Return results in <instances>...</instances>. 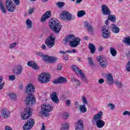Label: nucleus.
<instances>
[{"instance_id": "f257e3e1", "label": "nucleus", "mask_w": 130, "mask_h": 130, "mask_svg": "<svg viewBox=\"0 0 130 130\" xmlns=\"http://www.w3.org/2000/svg\"><path fill=\"white\" fill-rule=\"evenodd\" d=\"M81 39L79 38H75V35L70 34L63 39V44H67L68 42L70 43V45L71 47H77L80 45Z\"/></svg>"}, {"instance_id": "f03ea898", "label": "nucleus", "mask_w": 130, "mask_h": 130, "mask_svg": "<svg viewBox=\"0 0 130 130\" xmlns=\"http://www.w3.org/2000/svg\"><path fill=\"white\" fill-rule=\"evenodd\" d=\"M103 112L102 111L99 112L98 114L95 115L92 119V122L96 125L98 128H102L105 125V122L102 120Z\"/></svg>"}, {"instance_id": "7ed1b4c3", "label": "nucleus", "mask_w": 130, "mask_h": 130, "mask_svg": "<svg viewBox=\"0 0 130 130\" xmlns=\"http://www.w3.org/2000/svg\"><path fill=\"white\" fill-rule=\"evenodd\" d=\"M49 25L55 33H59V31L61 29V24L58 20L53 18L50 20Z\"/></svg>"}, {"instance_id": "20e7f679", "label": "nucleus", "mask_w": 130, "mask_h": 130, "mask_svg": "<svg viewBox=\"0 0 130 130\" xmlns=\"http://www.w3.org/2000/svg\"><path fill=\"white\" fill-rule=\"evenodd\" d=\"M60 17L62 20L64 21H72V20L76 19V17L68 11H62L60 15Z\"/></svg>"}, {"instance_id": "39448f33", "label": "nucleus", "mask_w": 130, "mask_h": 130, "mask_svg": "<svg viewBox=\"0 0 130 130\" xmlns=\"http://www.w3.org/2000/svg\"><path fill=\"white\" fill-rule=\"evenodd\" d=\"M42 111L40 112V113L43 115V116H45V117L48 116V113L52 111L53 110V107L51 105L45 104L41 106Z\"/></svg>"}, {"instance_id": "423d86ee", "label": "nucleus", "mask_w": 130, "mask_h": 130, "mask_svg": "<svg viewBox=\"0 0 130 130\" xmlns=\"http://www.w3.org/2000/svg\"><path fill=\"white\" fill-rule=\"evenodd\" d=\"M50 75L46 73H44L40 75L38 77L39 82L40 83H43L46 84L48 82H49Z\"/></svg>"}, {"instance_id": "0eeeda50", "label": "nucleus", "mask_w": 130, "mask_h": 130, "mask_svg": "<svg viewBox=\"0 0 130 130\" xmlns=\"http://www.w3.org/2000/svg\"><path fill=\"white\" fill-rule=\"evenodd\" d=\"M54 40H55V37L53 35H51L46 40L45 44L47 45L48 47L51 48V47H53L55 44Z\"/></svg>"}, {"instance_id": "6e6552de", "label": "nucleus", "mask_w": 130, "mask_h": 130, "mask_svg": "<svg viewBox=\"0 0 130 130\" xmlns=\"http://www.w3.org/2000/svg\"><path fill=\"white\" fill-rule=\"evenodd\" d=\"M35 124V120L34 119L30 118L28 119L25 123L23 126V129L24 130H28L32 128Z\"/></svg>"}, {"instance_id": "1a4fd4ad", "label": "nucleus", "mask_w": 130, "mask_h": 130, "mask_svg": "<svg viewBox=\"0 0 130 130\" xmlns=\"http://www.w3.org/2000/svg\"><path fill=\"white\" fill-rule=\"evenodd\" d=\"M6 7L9 12H13L16 10V7H15V5H14L13 1L11 0L6 1Z\"/></svg>"}, {"instance_id": "9d476101", "label": "nucleus", "mask_w": 130, "mask_h": 130, "mask_svg": "<svg viewBox=\"0 0 130 130\" xmlns=\"http://www.w3.org/2000/svg\"><path fill=\"white\" fill-rule=\"evenodd\" d=\"M32 112H31V109L26 108L24 109V112L21 114V117L22 119H28L29 117H31Z\"/></svg>"}, {"instance_id": "9b49d317", "label": "nucleus", "mask_w": 130, "mask_h": 130, "mask_svg": "<svg viewBox=\"0 0 130 130\" xmlns=\"http://www.w3.org/2000/svg\"><path fill=\"white\" fill-rule=\"evenodd\" d=\"M96 60L97 61H99L100 66H101L102 68H106V67H107L108 62L106 58H104L103 56H98L96 57Z\"/></svg>"}, {"instance_id": "f8f14e48", "label": "nucleus", "mask_w": 130, "mask_h": 130, "mask_svg": "<svg viewBox=\"0 0 130 130\" xmlns=\"http://www.w3.org/2000/svg\"><path fill=\"white\" fill-rule=\"evenodd\" d=\"M26 105H32L35 103V98L33 94H28L25 100Z\"/></svg>"}, {"instance_id": "ddd939ff", "label": "nucleus", "mask_w": 130, "mask_h": 130, "mask_svg": "<svg viewBox=\"0 0 130 130\" xmlns=\"http://www.w3.org/2000/svg\"><path fill=\"white\" fill-rule=\"evenodd\" d=\"M102 8V13L104 16H109L111 15V11L107 5H104L101 6Z\"/></svg>"}, {"instance_id": "4468645a", "label": "nucleus", "mask_w": 130, "mask_h": 130, "mask_svg": "<svg viewBox=\"0 0 130 130\" xmlns=\"http://www.w3.org/2000/svg\"><path fill=\"white\" fill-rule=\"evenodd\" d=\"M13 72L14 74L15 75H17V76L19 75H21L22 73L23 72V66L21 64H18L13 69Z\"/></svg>"}, {"instance_id": "2eb2a0df", "label": "nucleus", "mask_w": 130, "mask_h": 130, "mask_svg": "<svg viewBox=\"0 0 130 130\" xmlns=\"http://www.w3.org/2000/svg\"><path fill=\"white\" fill-rule=\"evenodd\" d=\"M35 91V87L32 83L28 84L26 87V93L28 95H32Z\"/></svg>"}, {"instance_id": "dca6fc26", "label": "nucleus", "mask_w": 130, "mask_h": 130, "mask_svg": "<svg viewBox=\"0 0 130 130\" xmlns=\"http://www.w3.org/2000/svg\"><path fill=\"white\" fill-rule=\"evenodd\" d=\"M53 83L55 85L56 84H64V83H67V79L64 78V77H60L57 80H54Z\"/></svg>"}, {"instance_id": "f3484780", "label": "nucleus", "mask_w": 130, "mask_h": 130, "mask_svg": "<svg viewBox=\"0 0 130 130\" xmlns=\"http://www.w3.org/2000/svg\"><path fill=\"white\" fill-rule=\"evenodd\" d=\"M27 66L28 67H30V68H32L34 70H39V67L38 66V64L36 63L34 61H29L27 62Z\"/></svg>"}, {"instance_id": "a211bd4d", "label": "nucleus", "mask_w": 130, "mask_h": 130, "mask_svg": "<svg viewBox=\"0 0 130 130\" xmlns=\"http://www.w3.org/2000/svg\"><path fill=\"white\" fill-rule=\"evenodd\" d=\"M83 125V121H82V120H79L75 124V130H83V128H84Z\"/></svg>"}, {"instance_id": "6ab92c4d", "label": "nucleus", "mask_w": 130, "mask_h": 130, "mask_svg": "<svg viewBox=\"0 0 130 130\" xmlns=\"http://www.w3.org/2000/svg\"><path fill=\"white\" fill-rule=\"evenodd\" d=\"M50 17H51V12L50 11H47L41 17L42 22H45L46 19L50 18Z\"/></svg>"}, {"instance_id": "aec40b11", "label": "nucleus", "mask_w": 130, "mask_h": 130, "mask_svg": "<svg viewBox=\"0 0 130 130\" xmlns=\"http://www.w3.org/2000/svg\"><path fill=\"white\" fill-rule=\"evenodd\" d=\"M51 99L54 102V103H58L59 102V100H58V96H57V94L56 92H52L51 95Z\"/></svg>"}, {"instance_id": "412c9836", "label": "nucleus", "mask_w": 130, "mask_h": 130, "mask_svg": "<svg viewBox=\"0 0 130 130\" xmlns=\"http://www.w3.org/2000/svg\"><path fill=\"white\" fill-rule=\"evenodd\" d=\"M84 27L88 30V32H93L94 31V28L88 21L85 22Z\"/></svg>"}, {"instance_id": "4be33fe9", "label": "nucleus", "mask_w": 130, "mask_h": 130, "mask_svg": "<svg viewBox=\"0 0 130 130\" xmlns=\"http://www.w3.org/2000/svg\"><path fill=\"white\" fill-rule=\"evenodd\" d=\"M111 28L112 31L115 34H117V33H119L120 29L119 27H118L115 24H112L111 25Z\"/></svg>"}, {"instance_id": "5701e85b", "label": "nucleus", "mask_w": 130, "mask_h": 130, "mask_svg": "<svg viewBox=\"0 0 130 130\" xmlns=\"http://www.w3.org/2000/svg\"><path fill=\"white\" fill-rule=\"evenodd\" d=\"M107 81L110 85L113 84V77L111 74H109L106 75Z\"/></svg>"}, {"instance_id": "b1692460", "label": "nucleus", "mask_w": 130, "mask_h": 130, "mask_svg": "<svg viewBox=\"0 0 130 130\" xmlns=\"http://www.w3.org/2000/svg\"><path fill=\"white\" fill-rule=\"evenodd\" d=\"M79 75H80V76H81V81H82V82H84V83H88V82H89V81L87 79V77H86V76H85V74H84L83 72L81 70L79 71Z\"/></svg>"}, {"instance_id": "393cba45", "label": "nucleus", "mask_w": 130, "mask_h": 130, "mask_svg": "<svg viewBox=\"0 0 130 130\" xmlns=\"http://www.w3.org/2000/svg\"><path fill=\"white\" fill-rule=\"evenodd\" d=\"M102 35L105 39H108V38H110L111 33L110 31L102 32Z\"/></svg>"}, {"instance_id": "a878e982", "label": "nucleus", "mask_w": 130, "mask_h": 130, "mask_svg": "<svg viewBox=\"0 0 130 130\" xmlns=\"http://www.w3.org/2000/svg\"><path fill=\"white\" fill-rule=\"evenodd\" d=\"M71 68L73 71H74V72H75V73L76 74V75L79 76V74H80V71L82 70H80L79 68H78V67L76 66L75 65H72Z\"/></svg>"}, {"instance_id": "bb28decb", "label": "nucleus", "mask_w": 130, "mask_h": 130, "mask_svg": "<svg viewBox=\"0 0 130 130\" xmlns=\"http://www.w3.org/2000/svg\"><path fill=\"white\" fill-rule=\"evenodd\" d=\"M88 48L90 50L91 53L93 54L95 52V50H96V48L95 45L93 44L89 43L88 45Z\"/></svg>"}, {"instance_id": "cd10ccee", "label": "nucleus", "mask_w": 130, "mask_h": 130, "mask_svg": "<svg viewBox=\"0 0 130 130\" xmlns=\"http://www.w3.org/2000/svg\"><path fill=\"white\" fill-rule=\"evenodd\" d=\"M25 24L27 29H32V27H33L32 21H31L30 19H27L26 20Z\"/></svg>"}, {"instance_id": "c85d7f7f", "label": "nucleus", "mask_w": 130, "mask_h": 130, "mask_svg": "<svg viewBox=\"0 0 130 130\" xmlns=\"http://www.w3.org/2000/svg\"><path fill=\"white\" fill-rule=\"evenodd\" d=\"M2 116L4 118H8L10 116V112L6 110H2Z\"/></svg>"}, {"instance_id": "c756f323", "label": "nucleus", "mask_w": 130, "mask_h": 130, "mask_svg": "<svg viewBox=\"0 0 130 130\" xmlns=\"http://www.w3.org/2000/svg\"><path fill=\"white\" fill-rule=\"evenodd\" d=\"M108 20H110V21H111L113 23H115V22H116V16L114 15L110 14L108 16Z\"/></svg>"}, {"instance_id": "7c9ffc66", "label": "nucleus", "mask_w": 130, "mask_h": 130, "mask_svg": "<svg viewBox=\"0 0 130 130\" xmlns=\"http://www.w3.org/2000/svg\"><path fill=\"white\" fill-rule=\"evenodd\" d=\"M0 9L4 14H6L7 13V9L5 8L4 6V3H3V1L0 0Z\"/></svg>"}, {"instance_id": "2f4dec72", "label": "nucleus", "mask_w": 130, "mask_h": 130, "mask_svg": "<svg viewBox=\"0 0 130 130\" xmlns=\"http://www.w3.org/2000/svg\"><path fill=\"white\" fill-rule=\"evenodd\" d=\"M123 43H124L127 46H130V37L129 36L125 38V39L122 41Z\"/></svg>"}, {"instance_id": "473e14b6", "label": "nucleus", "mask_w": 130, "mask_h": 130, "mask_svg": "<svg viewBox=\"0 0 130 130\" xmlns=\"http://www.w3.org/2000/svg\"><path fill=\"white\" fill-rule=\"evenodd\" d=\"M57 61V58L54 56H50L49 61L50 63H54Z\"/></svg>"}, {"instance_id": "72a5a7b5", "label": "nucleus", "mask_w": 130, "mask_h": 130, "mask_svg": "<svg viewBox=\"0 0 130 130\" xmlns=\"http://www.w3.org/2000/svg\"><path fill=\"white\" fill-rule=\"evenodd\" d=\"M86 15V12L84 10H80L77 13V17L81 18Z\"/></svg>"}, {"instance_id": "f704fd0d", "label": "nucleus", "mask_w": 130, "mask_h": 130, "mask_svg": "<svg viewBox=\"0 0 130 130\" xmlns=\"http://www.w3.org/2000/svg\"><path fill=\"white\" fill-rule=\"evenodd\" d=\"M70 127V124L69 123H64L62 124L60 130H68Z\"/></svg>"}, {"instance_id": "c9c22d12", "label": "nucleus", "mask_w": 130, "mask_h": 130, "mask_svg": "<svg viewBox=\"0 0 130 130\" xmlns=\"http://www.w3.org/2000/svg\"><path fill=\"white\" fill-rule=\"evenodd\" d=\"M76 53L77 51L76 50L73 49L72 51V50H68L66 51H60L59 52V53L62 54H67V53Z\"/></svg>"}, {"instance_id": "e433bc0d", "label": "nucleus", "mask_w": 130, "mask_h": 130, "mask_svg": "<svg viewBox=\"0 0 130 130\" xmlns=\"http://www.w3.org/2000/svg\"><path fill=\"white\" fill-rule=\"evenodd\" d=\"M71 81L72 82H75L76 83L77 86H81V81H80V80H78V79H77L76 78H71Z\"/></svg>"}, {"instance_id": "4c0bfd02", "label": "nucleus", "mask_w": 130, "mask_h": 130, "mask_svg": "<svg viewBox=\"0 0 130 130\" xmlns=\"http://www.w3.org/2000/svg\"><path fill=\"white\" fill-rule=\"evenodd\" d=\"M80 111L82 112V113H85V112H87V108H86V106L85 105H82L80 106Z\"/></svg>"}, {"instance_id": "58836bf2", "label": "nucleus", "mask_w": 130, "mask_h": 130, "mask_svg": "<svg viewBox=\"0 0 130 130\" xmlns=\"http://www.w3.org/2000/svg\"><path fill=\"white\" fill-rule=\"evenodd\" d=\"M110 52L112 56H116V54H117V51L113 48H110Z\"/></svg>"}, {"instance_id": "ea45409f", "label": "nucleus", "mask_w": 130, "mask_h": 130, "mask_svg": "<svg viewBox=\"0 0 130 130\" xmlns=\"http://www.w3.org/2000/svg\"><path fill=\"white\" fill-rule=\"evenodd\" d=\"M102 32H110V31H109V27L107 25H105L102 29Z\"/></svg>"}, {"instance_id": "a19ab883", "label": "nucleus", "mask_w": 130, "mask_h": 130, "mask_svg": "<svg viewBox=\"0 0 130 130\" xmlns=\"http://www.w3.org/2000/svg\"><path fill=\"white\" fill-rule=\"evenodd\" d=\"M62 117H63L64 119H67L70 117V114L68 112H63L62 113Z\"/></svg>"}, {"instance_id": "79ce46f5", "label": "nucleus", "mask_w": 130, "mask_h": 130, "mask_svg": "<svg viewBox=\"0 0 130 130\" xmlns=\"http://www.w3.org/2000/svg\"><path fill=\"white\" fill-rule=\"evenodd\" d=\"M114 83L118 88H121L122 87V83L118 80H115Z\"/></svg>"}, {"instance_id": "37998d69", "label": "nucleus", "mask_w": 130, "mask_h": 130, "mask_svg": "<svg viewBox=\"0 0 130 130\" xmlns=\"http://www.w3.org/2000/svg\"><path fill=\"white\" fill-rule=\"evenodd\" d=\"M50 56H49L48 55H44V56L43 57V58H42V60H44V61H49V57Z\"/></svg>"}, {"instance_id": "c03bdc74", "label": "nucleus", "mask_w": 130, "mask_h": 130, "mask_svg": "<svg viewBox=\"0 0 130 130\" xmlns=\"http://www.w3.org/2000/svg\"><path fill=\"white\" fill-rule=\"evenodd\" d=\"M57 6L59 8H62V7H64V3H63V2H58L57 3Z\"/></svg>"}, {"instance_id": "a18cd8bd", "label": "nucleus", "mask_w": 130, "mask_h": 130, "mask_svg": "<svg viewBox=\"0 0 130 130\" xmlns=\"http://www.w3.org/2000/svg\"><path fill=\"white\" fill-rule=\"evenodd\" d=\"M9 96L11 99H16V98H17V95L15 93H10Z\"/></svg>"}, {"instance_id": "49530a36", "label": "nucleus", "mask_w": 130, "mask_h": 130, "mask_svg": "<svg viewBox=\"0 0 130 130\" xmlns=\"http://www.w3.org/2000/svg\"><path fill=\"white\" fill-rule=\"evenodd\" d=\"M37 55L38 56H40V57H41L42 59L43 58V56H44V54H43V53H42L41 52H37Z\"/></svg>"}, {"instance_id": "de8ad7c7", "label": "nucleus", "mask_w": 130, "mask_h": 130, "mask_svg": "<svg viewBox=\"0 0 130 130\" xmlns=\"http://www.w3.org/2000/svg\"><path fill=\"white\" fill-rule=\"evenodd\" d=\"M16 45H17L16 43H13L10 45L9 48H15L16 47Z\"/></svg>"}, {"instance_id": "09e8293b", "label": "nucleus", "mask_w": 130, "mask_h": 130, "mask_svg": "<svg viewBox=\"0 0 130 130\" xmlns=\"http://www.w3.org/2000/svg\"><path fill=\"white\" fill-rule=\"evenodd\" d=\"M82 102L83 103V104H88V102L87 101V100H86V98L85 96H83L82 99Z\"/></svg>"}, {"instance_id": "8fccbe9b", "label": "nucleus", "mask_w": 130, "mask_h": 130, "mask_svg": "<svg viewBox=\"0 0 130 130\" xmlns=\"http://www.w3.org/2000/svg\"><path fill=\"white\" fill-rule=\"evenodd\" d=\"M9 80L10 81H14V80H16V77L15 75H10L9 76Z\"/></svg>"}, {"instance_id": "3c124183", "label": "nucleus", "mask_w": 130, "mask_h": 130, "mask_svg": "<svg viewBox=\"0 0 130 130\" xmlns=\"http://www.w3.org/2000/svg\"><path fill=\"white\" fill-rule=\"evenodd\" d=\"M122 114L123 115H128V116H130V112L128 111H125Z\"/></svg>"}, {"instance_id": "603ef678", "label": "nucleus", "mask_w": 130, "mask_h": 130, "mask_svg": "<svg viewBox=\"0 0 130 130\" xmlns=\"http://www.w3.org/2000/svg\"><path fill=\"white\" fill-rule=\"evenodd\" d=\"M88 60L89 61V64H91V66L93 65V61H92V58L91 57H88Z\"/></svg>"}, {"instance_id": "864d4df0", "label": "nucleus", "mask_w": 130, "mask_h": 130, "mask_svg": "<svg viewBox=\"0 0 130 130\" xmlns=\"http://www.w3.org/2000/svg\"><path fill=\"white\" fill-rule=\"evenodd\" d=\"M108 106H109V107H110V109L112 110V109H114V106L113 105V104L110 103L108 105Z\"/></svg>"}, {"instance_id": "5fc2aeb1", "label": "nucleus", "mask_w": 130, "mask_h": 130, "mask_svg": "<svg viewBox=\"0 0 130 130\" xmlns=\"http://www.w3.org/2000/svg\"><path fill=\"white\" fill-rule=\"evenodd\" d=\"M33 12H34V8L30 9L28 10V14L29 15H32V13H33Z\"/></svg>"}, {"instance_id": "6e6d98bb", "label": "nucleus", "mask_w": 130, "mask_h": 130, "mask_svg": "<svg viewBox=\"0 0 130 130\" xmlns=\"http://www.w3.org/2000/svg\"><path fill=\"white\" fill-rule=\"evenodd\" d=\"M66 104L67 106H70L71 105V101L70 100H67L66 102Z\"/></svg>"}, {"instance_id": "4d7b16f0", "label": "nucleus", "mask_w": 130, "mask_h": 130, "mask_svg": "<svg viewBox=\"0 0 130 130\" xmlns=\"http://www.w3.org/2000/svg\"><path fill=\"white\" fill-rule=\"evenodd\" d=\"M61 69H62V64L60 63L58 64L57 67V70H58L59 71H60L61 70Z\"/></svg>"}, {"instance_id": "13d9d810", "label": "nucleus", "mask_w": 130, "mask_h": 130, "mask_svg": "<svg viewBox=\"0 0 130 130\" xmlns=\"http://www.w3.org/2000/svg\"><path fill=\"white\" fill-rule=\"evenodd\" d=\"M13 2L15 3V5H19L20 4V0H13Z\"/></svg>"}, {"instance_id": "bf43d9fd", "label": "nucleus", "mask_w": 130, "mask_h": 130, "mask_svg": "<svg viewBox=\"0 0 130 130\" xmlns=\"http://www.w3.org/2000/svg\"><path fill=\"white\" fill-rule=\"evenodd\" d=\"M5 82H3L2 84H0V90H2V89L4 88V86H5Z\"/></svg>"}, {"instance_id": "052dcab7", "label": "nucleus", "mask_w": 130, "mask_h": 130, "mask_svg": "<svg viewBox=\"0 0 130 130\" xmlns=\"http://www.w3.org/2000/svg\"><path fill=\"white\" fill-rule=\"evenodd\" d=\"M99 84H103L104 83V79H100L99 80Z\"/></svg>"}, {"instance_id": "680f3d73", "label": "nucleus", "mask_w": 130, "mask_h": 130, "mask_svg": "<svg viewBox=\"0 0 130 130\" xmlns=\"http://www.w3.org/2000/svg\"><path fill=\"white\" fill-rule=\"evenodd\" d=\"M5 130H13L12 127H10L9 126H6L5 127Z\"/></svg>"}, {"instance_id": "e2e57ef3", "label": "nucleus", "mask_w": 130, "mask_h": 130, "mask_svg": "<svg viewBox=\"0 0 130 130\" xmlns=\"http://www.w3.org/2000/svg\"><path fill=\"white\" fill-rule=\"evenodd\" d=\"M45 128H46V127H45V125H44V123H43L41 130H45Z\"/></svg>"}, {"instance_id": "0e129e2a", "label": "nucleus", "mask_w": 130, "mask_h": 130, "mask_svg": "<svg viewBox=\"0 0 130 130\" xmlns=\"http://www.w3.org/2000/svg\"><path fill=\"white\" fill-rule=\"evenodd\" d=\"M126 56L130 57V51H128L126 53Z\"/></svg>"}, {"instance_id": "69168bd1", "label": "nucleus", "mask_w": 130, "mask_h": 130, "mask_svg": "<svg viewBox=\"0 0 130 130\" xmlns=\"http://www.w3.org/2000/svg\"><path fill=\"white\" fill-rule=\"evenodd\" d=\"M42 49H43V50L46 49V46H45L44 44L42 46Z\"/></svg>"}, {"instance_id": "338daca9", "label": "nucleus", "mask_w": 130, "mask_h": 130, "mask_svg": "<svg viewBox=\"0 0 130 130\" xmlns=\"http://www.w3.org/2000/svg\"><path fill=\"white\" fill-rule=\"evenodd\" d=\"M76 3V4H81V3H82V0H77Z\"/></svg>"}, {"instance_id": "774afa93", "label": "nucleus", "mask_w": 130, "mask_h": 130, "mask_svg": "<svg viewBox=\"0 0 130 130\" xmlns=\"http://www.w3.org/2000/svg\"><path fill=\"white\" fill-rule=\"evenodd\" d=\"M3 76H0V84L1 83H3Z\"/></svg>"}]
</instances>
